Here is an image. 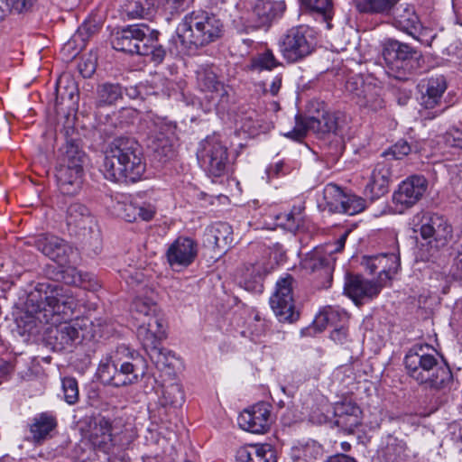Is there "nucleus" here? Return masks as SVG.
<instances>
[{
  "instance_id": "nucleus-12",
  "label": "nucleus",
  "mask_w": 462,
  "mask_h": 462,
  "mask_svg": "<svg viewBox=\"0 0 462 462\" xmlns=\"http://www.w3.org/2000/svg\"><path fill=\"white\" fill-rule=\"evenodd\" d=\"M198 160L211 177L226 174L228 163L227 148L217 135L208 136L199 145Z\"/></svg>"
},
{
  "instance_id": "nucleus-56",
  "label": "nucleus",
  "mask_w": 462,
  "mask_h": 462,
  "mask_svg": "<svg viewBox=\"0 0 462 462\" xmlns=\"http://www.w3.org/2000/svg\"><path fill=\"white\" fill-rule=\"evenodd\" d=\"M61 386L64 401L69 405L77 403L79 397L77 380L74 377H64L61 380Z\"/></svg>"
},
{
  "instance_id": "nucleus-16",
  "label": "nucleus",
  "mask_w": 462,
  "mask_h": 462,
  "mask_svg": "<svg viewBox=\"0 0 462 462\" xmlns=\"http://www.w3.org/2000/svg\"><path fill=\"white\" fill-rule=\"evenodd\" d=\"M428 189V180L422 175H412L402 180L393 195V202L400 212L418 203Z\"/></svg>"
},
{
  "instance_id": "nucleus-28",
  "label": "nucleus",
  "mask_w": 462,
  "mask_h": 462,
  "mask_svg": "<svg viewBox=\"0 0 462 462\" xmlns=\"http://www.w3.org/2000/svg\"><path fill=\"white\" fill-rule=\"evenodd\" d=\"M36 246L43 254L60 265L68 262L69 254L72 252L68 243L57 236L39 238L36 242Z\"/></svg>"
},
{
  "instance_id": "nucleus-63",
  "label": "nucleus",
  "mask_w": 462,
  "mask_h": 462,
  "mask_svg": "<svg viewBox=\"0 0 462 462\" xmlns=\"http://www.w3.org/2000/svg\"><path fill=\"white\" fill-rule=\"evenodd\" d=\"M445 142L448 145L462 150V130L457 127L449 128L445 135Z\"/></svg>"
},
{
  "instance_id": "nucleus-18",
  "label": "nucleus",
  "mask_w": 462,
  "mask_h": 462,
  "mask_svg": "<svg viewBox=\"0 0 462 462\" xmlns=\"http://www.w3.org/2000/svg\"><path fill=\"white\" fill-rule=\"evenodd\" d=\"M198 255V244L187 236H179L168 247L166 259L173 271L189 266Z\"/></svg>"
},
{
  "instance_id": "nucleus-47",
  "label": "nucleus",
  "mask_w": 462,
  "mask_h": 462,
  "mask_svg": "<svg viewBox=\"0 0 462 462\" xmlns=\"http://www.w3.org/2000/svg\"><path fill=\"white\" fill-rule=\"evenodd\" d=\"M281 65V62L275 58L271 50H265L253 57L247 65L249 70L262 71L272 70Z\"/></svg>"
},
{
  "instance_id": "nucleus-17",
  "label": "nucleus",
  "mask_w": 462,
  "mask_h": 462,
  "mask_svg": "<svg viewBox=\"0 0 462 462\" xmlns=\"http://www.w3.org/2000/svg\"><path fill=\"white\" fill-rule=\"evenodd\" d=\"M383 287V282L365 280L362 275L347 274L344 286L345 293L356 305H363L376 298Z\"/></svg>"
},
{
  "instance_id": "nucleus-35",
  "label": "nucleus",
  "mask_w": 462,
  "mask_h": 462,
  "mask_svg": "<svg viewBox=\"0 0 462 462\" xmlns=\"http://www.w3.org/2000/svg\"><path fill=\"white\" fill-rule=\"evenodd\" d=\"M236 462H277L269 445L241 447L236 451Z\"/></svg>"
},
{
  "instance_id": "nucleus-21",
  "label": "nucleus",
  "mask_w": 462,
  "mask_h": 462,
  "mask_svg": "<svg viewBox=\"0 0 462 462\" xmlns=\"http://www.w3.org/2000/svg\"><path fill=\"white\" fill-rule=\"evenodd\" d=\"M270 407L266 402H258L245 410L238 417L239 426L252 433H263L270 427Z\"/></svg>"
},
{
  "instance_id": "nucleus-6",
  "label": "nucleus",
  "mask_w": 462,
  "mask_h": 462,
  "mask_svg": "<svg viewBox=\"0 0 462 462\" xmlns=\"http://www.w3.org/2000/svg\"><path fill=\"white\" fill-rule=\"evenodd\" d=\"M223 32L222 21L215 14L202 11L186 14L176 30L178 39L188 52L217 41Z\"/></svg>"
},
{
  "instance_id": "nucleus-20",
  "label": "nucleus",
  "mask_w": 462,
  "mask_h": 462,
  "mask_svg": "<svg viewBox=\"0 0 462 462\" xmlns=\"http://www.w3.org/2000/svg\"><path fill=\"white\" fill-rule=\"evenodd\" d=\"M346 88L355 96L356 104L361 107L377 112L385 106L380 88L372 84H365L362 80L352 78L346 81Z\"/></svg>"
},
{
  "instance_id": "nucleus-36",
  "label": "nucleus",
  "mask_w": 462,
  "mask_h": 462,
  "mask_svg": "<svg viewBox=\"0 0 462 462\" xmlns=\"http://www.w3.org/2000/svg\"><path fill=\"white\" fill-rule=\"evenodd\" d=\"M156 7L157 0H126L121 12L128 19H143L152 17Z\"/></svg>"
},
{
  "instance_id": "nucleus-50",
  "label": "nucleus",
  "mask_w": 462,
  "mask_h": 462,
  "mask_svg": "<svg viewBox=\"0 0 462 462\" xmlns=\"http://www.w3.org/2000/svg\"><path fill=\"white\" fill-rule=\"evenodd\" d=\"M319 447L313 444H306L300 447L293 448L291 450V459L293 462H312L319 454Z\"/></svg>"
},
{
  "instance_id": "nucleus-54",
  "label": "nucleus",
  "mask_w": 462,
  "mask_h": 462,
  "mask_svg": "<svg viewBox=\"0 0 462 462\" xmlns=\"http://www.w3.org/2000/svg\"><path fill=\"white\" fill-rule=\"evenodd\" d=\"M344 208L340 213L347 215H356L366 208L365 200L355 194L344 192Z\"/></svg>"
},
{
  "instance_id": "nucleus-5",
  "label": "nucleus",
  "mask_w": 462,
  "mask_h": 462,
  "mask_svg": "<svg viewBox=\"0 0 462 462\" xmlns=\"http://www.w3.org/2000/svg\"><path fill=\"white\" fill-rule=\"evenodd\" d=\"M429 345H415L405 355L404 365L410 377L426 389L441 390L453 379L448 364L439 362Z\"/></svg>"
},
{
  "instance_id": "nucleus-19",
  "label": "nucleus",
  "mask_w": 462,
  "mask_h": 462,
  "mask_svg": "<svg viewBox=\"0 0 462 462\" xmlns=\"http://www.w3.org/2000/svg\"><path fill=\"white\" fill-rule=\"evenodd\" d=\"M243 7L252 13V19L257 27L269 26L273 20L281 17L286 10L284 1L241 0Z\"/></svg>"
},
{
  "instance_id": "nucleus-38",
  "label": "nucleus",
  "mask_w": 462,
  "mask_h": 462,
  "mask_svg": "<svg viewBox=\"0 0 462 462\" xmlns=\"http://www.w3.org/2000/svg\"><path fill=\"white\" fill-rule=\"evenodd\" d=\"M56 105L68 103L69 108L78 105L79 89L76 82L69 77L60 78L56 83Z\"/></svg>"
},
{
  "instance_id": "nucleus-40",
  "label": "nucleus",
  "mask_w": 462,
  "mask_h": 462,
  "mask_svg": "<svg viewBox=\"0 0 462 462\" xmlns=\"http://www.w3.org/2000/svg\"><path fill=\"white\" fill-rule=\"evenodd\" d=\"M57 426L56 418L49 413L43 412L33 419L30 427L32 439L35 442H40L47 439L51 432Z\"/></svg>"
},
{
  "instance_id": "nucleus-4",
  "label": "nucleus",
  "mask_w": 462,
  "mask_h": 462,
  "mask_svg": "<svg viewBox=\"0 0 462 462\" xmlns=\"http://www.w3.org/2000/svg\"><path fill=\"white\" fill-rule=\"evenodd\" d=\"M29 301L33 310H41L44 322L54 324L60 320H69L78 307L72 291L56 282L31 283Z\"/></svg>"
},
{
  "instance_id": "nucleus-34",
  "label": "nucleus",
  "mask_w": 462,
  "mask_h": 462,
  "mask_svg": "<svg viewBox=\"0 0 462 462\" xmlns=\"http://www.w3.org/2000/svg\"><path fill=\"white\" fill-rule=\"evenodd\" d=\"M267 268L262 262L245 264L242 270L241 285L249 291H262Z\"/></svg>"
},
{
  "instance_id": "nucleus-31",
  "label": "nucleus",
  "mask_w": 462,
  "mask_h": 462,
  "mask_svg": "<svg viewBox=\"0 0 462 462\" xmlns=\"http://www.w3.org/2000/svg\"><path fill=\"white\" fill-rule=\"evenodd\" d=\"M99 30L98 24L94 20H86L64 44L62 51H67L72 57H76L85 47L90 37Z\"/></svg>"
},
{
  "instance_id": "nucleus-30",
  "label": "nucleus",
  "mask_w": 462,
  "mask_h": 462,
  "mask_svg": "<svg viewBox=\"0 0 462 462\" xmlns=\"http://www.w3.org/2000/svg\"><path fill=\"white\" fill-rule=\"evenodd\" d=\"M296 125L291 131L283 135L296 142H301L309 131H312L319 137H325L327 133L324 129L323 116H309L302 118L300 116L295 117Z\"/></svg>"
},
{
  "instance_id": "nucleus-32",
  "label": "nucleus",
  "mask_w": 462,
  "mask_h": 462,
  "mask_svg": "<svg viewBox=\"0 0 462 462\" xmlns=\"http://www.w3.org/2000/svg\"><path fill=\"white\" fill-rule=\"evenodd\" d=\"M392 170L385 162L377 163L371 174L365 191L371 193V199H375L388 192Z\"/></svg>"
},
{
  "instance_id": "nucleus-13",
  "label": "nucleus",
  "mask_w": 462,
  "mask_h": 462,
  "mask_svg": "<svg viewBox=\"0 0 462 462\" xmlns=\"http://www.w3.org/2000/svg\"><path fill=\"white\" fill-rule=\"evenodd\" d=\"M294 278L287 275L276 282V290L270 298V305L280 322L293 323L300 318L295 310L292 290Z\"/></svg>"
},
{
  "instance_id": "nucleus-49",
  "label": "nucleus",
  "mask_w": 462,
  "mask_h": 462,
  "mask_svg": "<svg viewBox=\"0 0 462 462\" xmlns=\"http://www.w3.org/2000/svg\"><path fill=\"white\" fill-rule=\"evenodd\" d=\"M346 319V312L342 310L335 309L331 306L326 307L317 317L315 323L321 331L326 325L337 326V322H344Z\"/></svg>"
},
{
  "instance_id": "nucleus-14",
  "label": "nucleus",
  "mask_w": 462,
  "mask_h": 462,
  "mask_svg": "<svg viewBox=\"0 0 462 462\" xmlns=\"http://www.w3.org/2000/svg\"><path fill=\"white\" fill-rule=\"evenodd\" d=\"M80 339V328L76 321L63 320L56 326H51L44 336L46 345L57 352L72 351Z\"/></svg>"
},
{
  "instance_id": "nucleus-7",
  "label": "nucleus",
  "mask_w": 462,
  "mask_h": 462,
  "mask_svg": "<svg viewBox=\"0 0 462 462\" xmlns=\"http://www.w3.org/2000/svg\"><path fill=\"white\" fill-rule=\"evenodd\" d=\"M382 55L386 73L399 80L409 79L424 63L419 50L393 39L384 42Z\"/></svg>"
},
{
  "instance_id": "nucleus-37",
  "label": "nucleus",
  "mask_w": 462,
  "mask_h": 462,
  "mask_svg": "<svg viewBox=\"0 0 462 462\" xmlns=\"http://www.w3.org/2000/svg\"><path fill=\"white\" fill-rule=\"evenodd\" d=\"M447 88L444 77L431 78L428 80L425 92L420 97V104L426 109H432L439 105Z\"/></svg>"
},
{
  "instance_id": "nucleus-46",
  "label": "nucleus",
  "mask_w": 462,
  "mask_h": 462,
  "mask_svg": "<svg viewBox=\"0 0 462 462\" xmlns=\"http://www.w3.org/2000/svg\"><path fill=\"white\" fill-rule=\"evenodd\" d=\"M323 198L328 210L331 213H340L344 208V191L334 183L326 185Z\"/></svg>"
},
{
  "instance_id": "nucleus-11",
  "label": "nucleus",
  "mask_w": 462,
  "mask_h": 462,
  "mask_svg": "<svg viewBox=\"0 0 462 462\" xmlns=\"http://www.w3.org/2000/svg\"><path fill=\"white\" fill-rule=\"evenodd\" d=\"M147 117V146L156 159L166 162L174 155L171 139L175 135L176 123L153 115Z\"/></svg>"
},
{
  "instance_id": "nucleus-53",
  "label": "nucleus",
  "mask_w": 462,
  "mask_h": 462,
  "mask_svg": "<svg viewBox=\"0 0 462 462\" xmlns=\"http://www.w3.org/2000/svg\"><path fill=\"white\" fill-rule=\"evenodd\" d=\"M236 123L245 132L254 134L260 127L256 111L249 109L237 116Z\"/></svg>"
},
{
  "instance_id": "nucleus-39",
  "label": "nucleus",
  "mask_w": 462,
  "mask_h": 462,
  "mask_svg": "<svg viewBox=\"0 0 462 462\" xmlns=\"http://www.w3.org/2000/svg\"><path fill=\"white\" fill-rule=\"evenodd\" d=\"M404 440L389 436L382 452L384 462H407L411 457Z\"/></svg>"
},
{
  "instance_id": "nucleus-27",
  "label": "nucleus",
  "mask_w": 462,
  "mask_h": 462,
  "mask_svg": "<svg viewBox=\"0 0 462 462\" xmlns=\"http://www.w3.org/2000/svg\"><path fill=\"white\" fill-rule=\"evenodd\" d=\"M141 24H133L125 26L112 34L111 45L119 51L135 54L138 50V39L140 35Z\"/></svg>"
},
{
  "instance_id": "nucleus-51",
  "label": "nucleus",
  "mask_w": 462,
  "mask_h": 462,
  "mask_svg": "<svg viewBox=\"0 0 462 462\" xmlns=\"http://www.w3.org/2000/svg\"><path fill=\"white\" fill-rule=\"evenodd\" d=\"M87 277L88 274H82L75 267L67 266L60 271L58 279L67 285L83 286Z\"/></svg>"
},
{
  "instance_id": "nucleus-60",
  "label": "nucleus",
  "mask_w": 462,
  "mask_h": 462,
  "mask_svg": "<svg viewBox=\"0 0 462 462\" xmlns=\"http://www.w3.org/2000/svg\"><path fill=\"white\" fill-rule=\"evenodd\" d=\"M361 410L360 408L352 402H337L334 406V415L335 416H356L360 417Z\"/></svg>"
},
{
  "instance_id": "nucleus-24",
  "label": "nucleus",
  "mask_w": 462,
  "mask_h": 462,
  "mask_svg": "<svg viewBox=\"0 0 462 462\" xmlns=\"http://www.w3.org/2000/svg\"><path fill=\"white\" fill-rule=\"evenodd\" d=\"M27 298L24 303V310L19 311L15 318V331L21 337H30L38 332V323L44 322L43 313L41 310H33L29 301V291H26Z\"/></svg>"
},
{
  "instance_id": "nucleus-3",
  "label": "nucleus",
  "mask_w": 462,
  "mask_h": 462,
  "mask_svg": "<svg viewBox=\"0 0 462 462\" xmlns=\"http://www.w3.org/2000/svg\"><path fill=\"white\" fill-rule=\"evenodd\" d=\"M146 369V362L138 353L121 345L101 359L97 374L103 384L123 387L137 383Z\"/></svg>"
},
{
  "instance_id": "nucleus-64",
  "label": "nucleus",
  "mask_w": 462,
  "mask_h": 462,
  "mask_svg": "<svg viewBox=\"0 0 462 462\" xmlns=\"http://www.w3.org/2000/svg\"><path fill=\"white\" fill-rule=\"evenodd\" d=\"M290 172L291 167L288 164H286L283 161H279L273 164H271L266 170L268 179L279 178Z\"/></svg>"
},
{
  "instance_id": "nucleus-9",
  "label": "nucleus",
  "mask_w": 462,
  "mask_h": 462,
  "mask_svg": "<svg viewBox=\"0 0 462 462\" xmlns=\"http://www.w3.org/2000/svg\"><path fill=\"white\" fill-rule=\"evenodd\" d=\"M421 238L426 245L422 244L420 248V256L423 261H429L439 249L449 243L453 235V228L445 216L434 213L424 212L416 225Z\"/></svg>"
},
{
  "instance_id": "nucleus-22",
  "label": "nucleus",
  "mask_w": 462,
  "mask_h": 462,
  "mask_svg": "<svg viewBox=\"0 0 462 462\" xmlns=\"http://www.w3.org/2000/svg\"><path fill=\"white\" fill-rule=\"evenodd\" d=\"M304 268L317 273L321 278L320 282L317 283L319 289H327L330 287L334 271L335 259L328 251L323 252L316 249L303 262Z\"/></svg>"
},
{
  "instance_id": "nucleus-57",
  "label": "nucleus",
  "mask_w": 462,
  "mask_h": 462,
  "mask_svg": "<svg viewBox=\"0 0 462 462\" xmlns=\"http://www.w3.org/2000/svg\"><path fill=\"white\" fill-rule=\"evenodd\" d=\"M115 209L119 217L125 219L127 222L137 221L136 217V201L125 202L118 201L115 205Z\"/></svg>"
},
{
  "instance_id": "nucleus-26",
  "label": "nucleus",
  "mask_w": 462,
  "mask_h": 462,
  "mask_svg": "<svg viewBox=\"0 0 462 462\" xmlns=\"http://www.w3.org/2000/svg\"><path fill=\"white\" fill-rule=\"evenodd\" d=\"M233 242L232 227L226 222H217L208 226L203 236L206 247L226 252Z\"/></svg>"
},
{
  "instance_id": "nucleus-1",
  "label": "nucleus",
  "mask_w": 462,
  "mask_h": 462,
  "mask_svg": "<svg viewBox=\"0 0 462 462\" xmlns=\"http://www.w3.org/2000/svg\"><path fill=\"white\" fill-rule=\"evenodd\" d=\"M145 171L139 143L130 137L116 138L106 152L103 171L106 179L118 183L139 180Z\"/></svg>"
},
{
  "instance_id": "nucleus-52",
  "label": "nucleus",
  "mask_w": 462,
  "mask_h": 462,
  "mask_svg": "<svg viewBox=\"0 0 462 462\" xmlns=\"http://www.w3.org/2000/svg\"><path fill=\"white\" fill-rule=\"evenodd\" d=\"M324 129L328 136H337L342 133L343 116L340 113H323Z\"/></svg>"
},
{
  "instance_id": "nucleus-62",
  "label": "nucleus",
  "mask_w": 462,
  "mask_h": 462,
  "mask_svg": "<svg viewBox=\"0 0 462 462\" xmlns=\"http://www.w3.org/2000/svg\"><path fill=\"white\" fill-rule=\"evenodd\" d=\"M336 420L335 423L337 427L341 428L343 430L353 433L355 429L360 425L361 420L360 417L353 416H335Z\"/></svg>"
},
{
  "instance_id": "nucleus-15",
  "label": "nucleus",
  "mask_w": 462,
  "mask_h": 462,
  "mask_svg": "<svg viewBox=\"0 0 462 462\" xmlns=\"http://www.w3.org/2000/svg\"><path fill=\"white\" fill-rule=\"evenodd\" d=\"M197 84L201 91L210 93L213 105L218 111L227 109L231 102L232 90L218 79L211 68H200L197 71Z\"/></svg>"
},
{
  "instance_id": "nucleus-23",
  "label": "nucleus",
  "mask_w": 462,
  "mask_h": 462,
  "mask_svg": "<svg viewBox=\"0 0 462 462\" xmlns=\"http://www.w3.org/2000/svg\"><path fill=\"white\" fill-rule=\"evenodd\" d=\"M140 32L144 35H140L138 39V50L135 54L150 56L154 63H162L166 56V50L159 42L160 32L144 23H141Z\"/></svg>"
},
{
  "instance_id": "nucleus-55",
  "label": "nucleus",
  "mask_w": 462,
  "mask_h": 462,
  "mask_svg": "<svg viewBox=\"0 0 462 462\" xmlns=\"http://www.w3.org/2000/svg\"><path fill=\"white\" fill-rule=\"evenodd\" d=\"M135 435L131 428H125L120 432H117L114 427V444L115 454L127 449L131 443L134 441Z\"/></svg>"
},
{
  "instance_id": "nucleus-10",
  "label": "nucleus",
  "mask_w": 462,
  "mask_h": 462,
  "mask_svg": "<svg viewBox=\"0 0 462 462\" xmlns=\"http://www.w3.org/2000/svg\"><path fill=\"white\" fill-rule=\"evenodd\" d=\"M279 47L282 57L288 62L300 61L315 50L314 32L307 25L293 26L281 37Z\"/></svg>"
},
{
  "instance_id": "nucleus-44",
  "label": "nucleus",
  "mask_w": 462,
  "mask_h": 462,
  "mask_svg": "<svg viewBox=\"0 0 462 462\" xmlns=\"http://www.w3.org/2000/svg\"><path fill=\"white\" fill-rule=\"evenodd\" d=\"M185 402V394L182 386L178 383L163 386L162 391L161 404L174 409L180 408Z\"/></svg>"
},
{
  "instance_id": "nucleus-8",
  "label": "nucleus",
  "mask_w": 462,
  "mask_h": 462,
  "mask_svg": "<svg viewBox=\"0 0 462 462\" xmlns=\"http://www.w3.org/2000/svg\"><path fill=\"white\" fill-rule=\"evenodd\" d=\"M393 25L413 37L421 44L435 46L442 54L450 56V35L431 33L432 32L422 28L419 16L412 5L401 4L393 10Z\"/></svg>"
},
{
  "instance_id": "nucleus-58",
  "label": "nucleus",
  "mask_w": 462,
  "mask_h": 462,
  "mask_svg": "<svg viewBox=\"0 0 462 462\" xmlns=\"http://www.w3.org/2000/svg\"><path fill=\"white\" fill-rule=\"evenodd\" d=\"M411 152V144L405 140H400L383 152V156H391L393 159L401 160Z\"/></svg>"
},
{
  "instance_id": "nucleus-29",
  "label": "nucleus",
  "mask_w": 462,
  "mask_h": 462,
  "mask_svg": "<svg viewBox=\"0 0 462 462\" xmlns=\"http://www.w3.org/2000/svg\"><path fill=\"white\" fill-rule=\"evenodd\" d=\"M114 426L110 420L101 417L93 432L90 435V441L94 448L106 454H115Z\"/></svg>"
},
{
  "instance_id": "nucleus-45",
  "label": "nucleus",
  "mask_w": 462,
  "mask_h": 462,
  "mask_svg": "<svg viewBox=\"0 0 462 462\" xmlns=\"http://www.w3.org/2000/svg\"><path fill=\"white\" fill-rule=\"evenodd\" d=\"M360 13L388 14L395 5V0H354Z\"/></svg>"
},
{
  "instance_id": "nucleus-41",
  "label": "nucleus",
  "mask_w": 462,
  "mask_h": 462,
  "mask_svg": "<svg viewBox=\"0 0 462 462\" xmlns=\"http://www.w3.org/2000/svg\"><path fill=\"white\" fill-rule=\"evenodd\" d=\"M86 154L77 139H67L60 164L83 168Z\"/></svg>"
},
{
  "instance_id": "nucleus-48",
  "label": "nucleus",
  "mask_w": 462,
  "mask_h": 462,
  "mask_svg": "<svg viewBox=\"0 0 462 462\" xmlns=\"http://www.w3.org/2000/svg\"><path fill=\"white\" fill-rule=\"evenodd\" d=\"M399 262V258L393 254H379L378 264H380V270L378 271L377 280L384 285L385 282L391 279L392 273L397 272Z\"/></svg>"
},
{
  "instance_id": "nucleus-25",
  "label": "nucleus",
  "mask_w": 462,
  "mask_h": 462,
  "mask_svg": "<svg viewBox=\"0 0 462 462\" xmlns=\"http://www.w3.org/2000/svg\"><path fill=\"white\" fill-rule=\"evenodd\" d=\"M83 172V168L59 164L55 176L60 192L68 196L78 194L81 189Z\"/></svg>"
},
{
  "instance_id": "nucleus-33",
  "label": "nucleus",
  "mask_w": 462,
  "mask_h": 462,
  "mask_svg": "<svg viewBox=\"0 0 462 462\" xmlns=\"http://www.w3.org/2000/svg\"><path fill=\"white\" fill-rule=\"evenodd\" d=\"M65 219L68 226L79 230L90 229L95 223L88 208L80 202H72L68 206Z\"/></svg>"
},
{
  "instance_id": "nucleus-61",
  "label": "nucleus",
  "mask_w": 462,
  "mask_h": 462,
  "mask_svg": "<svg viewBox=\"0 0 462 462\" xmlns=\"http://www.w3.org/2000/svg\"><path fill=\"white\" fill-rule=\"evenodd\" d=\"M156 213V208L150 202L136 201V217L137 220L150 221Z\"/></svg>"
},
{
  "instance_id": "nucleus-43",
  "label": "nucleus",
  "mask_w": 462,
  "mask_h": 462,
  "mask_svg": "<svg viewBox=\"0 0 462 462\" xmlns=\"http://www.w3.org/2000/svg\"><path fill=\"white\" fill-rule=\"evenodd\" d=\"M123 97V88L118 83L104 82L97 88L98 106L113 105Z\"/></svg>"
},
{
  "instance_id": "nucleus-42",
  "label": "nucleus",
  "mask_w": 462,
  "mask_h": 462,
  "mask_svg": "<svg viewBox=\"0 0 462 462\" xmlns=\"http://www.w3.org/2000/svg\"><path fill=\"white\" fill-rule=\"evenodd\" d=\"M301 4L310 13L326 23L328 29L331 28L330 20L334 15L332 0H301Z\"/></svg>"
},
{
  "instance_id": "nucleus-2",
  "label": "nucleus",
  "mask_w": 462,
  "mask_h": 462,
  "mask_svg": "<svg viewBox=\"0 0 462 462\" xmlns=\"http://www.w3.org/2000/svg\"><path fill=\"white\" fill-rule=\"evenodd\" d=\"M134 318L140 320L137 337L149 356L157 365H165L171 351L162 347L165 337V321L158 311L157 304L149 298L137 296L132 303Z\"/></svg>"
},
{
  "instance_id": "nucleus-59",
  "label": "nucleus",
  "mask_w": 462,
  "mask_h": 462,
  "mask_svg": "<svg viewBox=\"0 0 462 462\" xmlns=\"http://www.w3.org/2000/svg\"><path fill=\"white\" fill-rule=\"evenodd\" d=\"M277 219L280 220V225L282 226L285 229L295 232L302 224V217L300 213L294 214L292 212L280 214L277 217Z\"/></svg>"
}]
</instances>
